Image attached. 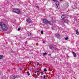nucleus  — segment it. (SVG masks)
<instances>
[{"label": "nucleus", "mask_w": 79, "mask_h": 79, "mask_svg": "<svg viewBox=\"0 0 79 79\" xmlns=\"http://www.w3.org/2000/svg\"><path fill=\"white\" fill-rule=\"evenodd\" d=\"M0 26L3 31H6L8 30V27L3 23L1 22L0 23Z\"/></svg>", "instance_id": "1"}, {"label": "nucleus", "mask_w": 79, "mask_h": 79, "mask_svg": "<svg viewBox=\"0 0 79 79\" xmlns=\"http://www.w3.org/2000/svg\"><path fill=\"white\" fill-rule=\"evenodd\" d=\"M13 11L14 13H17V14H19V13H21V11L19 9H14L13 10Z\"/></svg>", "instance_id": "2"}, {"label": "nucleus", "mask_w": 79, "mask_h": 79, "mask_svg": "<svg viewBox=\"0 0 79 79\" xmlns=\"http://www.w3.org/2000/svg\"><path fill=\"white\" fill-rule=\"evenodd\" d=\"M43 23L44 24H48L49 23V21L46 19H44L43 20Z\"/></svg>", "instance_id": "3"}, {"label": "nucleus", "mask_w": 79, "mask_h": 79, "mask_svg": "<svg viewBox=\"0 0 79 79\" xmlns=\"http://www.w3.org/2000/svg\"><path fill=\"white\" fill-rule=\"evenodd\" d=\"M56 8L57 9H58H58H59V8H58V6H59V5H60V2L59 1H57L56 2Z\"/></svg>", "instance_id": "4"}, {"label": "nucleus", "mask_w": 79, "mask_h": 79, "mask_svg": "<svg viewBox=\"0 0 79 79\" xmlns=\"http://www.w3.org/2000/svg\"><path fill=\"white\" fill-rule=\"evenodd\" d=\"M27 21L28 23H31V20L30 19H27Z\"/></svg>", "instance_id": "5"}, {"label": "nucleus", "mask_w": 79, "mask_h": 79, "mask_svg": "<svg viewBox=\"0 0 79 79\" xmlns=\"http://www.w3.org/2000/svg\"><path fill=\"white\" fill-rule=\"evenodd\" d=\"M56 36L57 38H58L60 37V34L57 33L56 34Z\"/></svg>", "instance_id": "6"}, {"label": "nucleus", "mask_w": 79, "mask_h": 79, "mask_svg": "<svg viewBox=\"0 0 79 79\" xmlns=\"http://www.w3.org/2000/svg\"><path fill=\"white\" fill-rule=\"evenodd\" d=\"M72 53H73V55L74 56V57H76V56H77L76 55V54L75 53H74V52H72Z\"/></svg>", "instance_id": "7"}, {"label": "nucleus", "mask_w": 79, "mask_h": 79, "mask_svg": "<svg viewBox=\"0 0 79 79\" xmlns=\"http://www.w3.org/2000/svg\"><path fill=\"white\" fill-rule=\"evenodd\" d=\"M76 34L77 35H79V30H77L76 31Z\"/></svg>", "instance_id": "8"}, {"label": "nucleus", "mask_w": 79, "mask_h": 79, "mask_svg": "<svg viewBox=\"0 0 79 79\" xmlns=\"http://www.w3.org/2000/svg\"><path fill=\"white\" fill-rule=\"evenodd\" d=\"M62 19H64L66 18V16L65 15H62L61 16Z\"/></svg>", "instance_id": "9"}, {"label": "nucleus", "mask_w": 79, "mask_h": 79, "mask_svg": "<svg viewBox=\"0 0 79 79\" xmlns=\"http://www.w3.org/2000/svg\"><path fill=\"white\" fill-rule=\"evenodd\" d=\"M48 24H49L50 25H52V24H53V22L52 21H50V22L49 21V23Z\"/></svg>", "instance_id": "10"}, {"label": "nucleus", "mask_w": 79, "mask_h": 79, "mask_svg": "<svg viewBox=\"0 0 79 79\" xmlns=\"http://www.w3.org/2000/svg\"><path fill=\"white\" fill-rule=\"evenodd\" d=\"M3 55H0V59L2 60L3 59Z\"/></svg>", "instance_id": "11"}, {"label": "nucleus", "mask_w": 79, "mask_h": 79, "mask_svg": "<svg viewBox=\"0 0 79 79\" xmlns=\"http://www.w3.org/2000/svg\"><path fill=\"white\" fill-rule=\"evenodd\" d=\"M16 78V76H13L10 78V79H15Z\"/></svg>", "instance_id": "12"}, {"label": "nucleus", "mask_w": 79, "mask_h": 79, "mask_svg": "<svg viewBox=\"0 0 79 79\" xmlns=\"http://www.w3.org/2000/svg\"><path fill=\"white\" fill-rule=\"evenodd\" d=\"M67 21H68V20L67 19H64L63 20L64 23H67Z\"/></svg>", "instance_id": "13"}, {"label": "nucleus", "mask_w": 79, "mask_h": 79, "mask_svg": "<svg viewBox=\"0 0 79 79\" xmlns=\"http://www.w3.org/2000/svg\"><path fill=\"white\" fill-rule=\"evenodd\" d=\"M31 33L29 32L28 33V36H31Z\"/></svg>", "instance_id": "14"}, {"label": "nucleus", "mask_w": 79, "mask_h": 79, "mask_svg": "<svg viewBox=\"0 0 79 79\" xmlns=\"http://www.w3.org/2000/svg\"><path fill=\"white\" fill-rule=\"evenodd\" d=\"M53 48V46H50L49 47V48H50V49H52Z\"/></svg>", "instance_id": "15"}, {"label": "nucleus", "mask_w": 79, "mask_h": 79, "mask_svg": "<svg viewBox=\"0 0 79 79\" xmlns=\"http://www.w3.org/2000/svg\"><path fill=\"white\" fill-rule=\"evenodd\" d=\"M16 78H18L19 77V75L16 76L15 77V78H16Z\"/></svg>", "instance_id": "16"}, {"label": "nucleus", "mask_w": 79, "mask_h": 79, "mask_svg": "<svg viewBox=\"0 0 79 79\" xmlns=\"http://www.w3.org/2000/svg\"><path fill=\"white\" fill-rule=\"evenodd\" d=\"M44 71H45V72H47V70L46 69V68H45L44 69Z\"/></svg>", "instance_id": "17"}, {"label": "nucleus", "mask_w": 79, "mask_h": 79, "mask_svg": "<svg viewBox=\"0 0 79 79\" xmlns=\"http://www.w3.org/2000/svg\"><path fill=\"white\" fill-rule=\"evenodd\" d=\"M47 53H44L43 54V56H44V55H46Z\"/></svg>", "instance_id": "18"}, {"label": "nucleus", "mask_w": 79, "mask_h": 79, "mask_svg": "<svg viewBox=\"0 0 79 79\" xmlns=\"http://www.w3.org/2000/svg\"><path fill=\"white\" fill-rule=\"evenodd\" d=\"M57 0H52V1L54 2H56Z\"/></svg>", "instance_id": "19"}, {"label": "nucleus", "mask_w": 79, "mask_h": 79, "mask_svg": "<svg viewBox=\"0 0 79 79\" xmlns=\"http://www.w3.org/2000/svg\"><path fill=\"white\" fill-rule=\"evenodd\" d=\"M18 31H21V29H20V28H18Z\"/></svg>", "instance_id": "20"}, {"label": "nucleus", "mask_w": 79, "mask_h": 79, "mask_svg": "<svg viewBox=\"0 0 79 79\" xmlns=\"http://www.w3.org/2000/svg\"><path fill=\"white\" fill-rule=\"evenodd\" d=\"M41 33L42 34H44V32H43V31H41Z\"/></svg>", "instance_id": "21"}, {"label": "nucleus", "mask_w": 79, "mask_h": 79, "mask_svg": "<svg viewBox=\"0 0 79 79\" xmlns=\"http://www.w3.org/2000/svg\"><path fill=\"white\" fill-rule=\"evenodd\" d=\"M65 40H68V37L65 38Z\"/></svg>", "instance_id": "22"}, {"label": "nucleus", "mask_w": 79, "mask_h": 79, "mask_svg": "<svg viewBox=\"0 0 79 79\" xmlns=\"http://www.w3.org/2000/svg\"><path fill=\"white\" fill-rule=\"evenodd\" d=\"M36 71V72H37V73H39V72H40V71H39V70H37V71Z\"/></svg>", "instance_id": "23"}, {"label": "nucleus", "mask_w": 79, "mask_h": 79, "mask_svg": "<svg viewBox=\"0 0 79 79\" xmlns=\"http://www.w3.org/2000/svg\"><path fill=\"white\" fill-rule=\"evenodd\" d=\"M35 7H36V8H39V6H35Z\"/></svg>", "instance_id": "24"}, {"label": "nucleus", "mask_w": 79, "mask_h": 79, "mask_svg": "<svg viewBox=\"0 0 79 79\" xmlns=\"http://www.w3.org/2000/svg\"><path fill=\"white\" fill-rule=\"evenodd\" d=\"M46 77L45 76H44V79H46V78H45Z\"/></svg>", "instance_id": "25"}, {"label": "nucleus", "mask_w": 79, "mask_h": 79, "mask_svg": "<svg viewBox=\"0 0 79 79\" xmlns=\"http://www.w3.org/2000/svg\"><path fill=\"white\" fill-rule=\"evenodd\" d=\"M29 71H27V74H29Z\"/></svg>", "instance_id": "26"}, {"label": "nucleus", "mask_w": 79, "mask_h": 79, "mask_svg": "<svg viewBox=\"0 0 79 79\" xmlns=\"http://www.w3.org/2000/svg\"><path fill=\"white\" fill-rule=\"evenodd\" d=\"M50 55H51V54H48V56H50Z\"/></svg>", "instance_id": "27"}, {"label": "nucleus", "mask_w": 79, "mask_h": 79, "mask_svg": "<svg viewBox=\"0 0 79 79\" xmlns=\"http://www.w3.org/2000/svg\"><path fill=\"white\" fill-rule=\"evenodd\" d=\"M44 73H41V75H44Z\"/></svg>", "instance_id": "28"}, {"label": "nucleus", "mask_w": 79, "mask_h": 79, "mask_svg": "<svg viewBox=\"0 0 79 79\" xmlns=\"http://www.w3.org/2000/svg\"><path fill=\"white\" fill-rule=\"evenodd\" d=\"M39 63H37V66H38V65H39Z\"/></svg>", "instance_id": "29"}, {"label": "nucleus", "mask_w": 79, "mask_h": 79, "mask_svg": "<svg viewBox=\"0 0 79 79\" xmlns=\"http://www.w3.org/2000/svg\"><path fill=\"white\" fill-rule=\"evenodd\" d=\"M28 76H29V75H30V73H28Z\"/></svg>", "instance_id": "30"}, {"label": "nucleus", "mask_w": 79, "mask_h": 79, "mask_svg": "<svg viewBox=\"0 0 79 79\" xmlns=\"http://www.w3.org/2000/svg\"><path fill=\"white\" fill-rule=\"evenodd\" d=\"M1 30H2V29L0 28V31H1Z\"/></svg>", "instance_id": "31"}, {"label": "nucleus", "mask_w": 79, "mask_h": 79, "mask_svg": "<svg viewBox=\"0 0 79 79\" xmlns=\"http://www.w3.org/2000/svg\"><path fill=\"white\" fill-rule=\"evenodd\" d=\"M22 69L21 68L19 69V70H21Z\"/></svg>", "instance_id": "32"}, {"label": "nucleus", "mask_w": 79, "mask_h": 79, "mask_svg": "<svg viewBox=\"0 0 79 79\" xmlns=\"http://www.w3.org/2000/svg\"><path fill=\"white\" fill-rule=\"evenodd\" d=\"M40 77H42V76H40Z\"/></svg>", "instance_id": "33"}, {"label": "nucleus", "mask_w": 79, "mask_h": 79, "mask_svg": "<svg viewBox=\"0 0 79 79\" xmlns=\"http://www.w3.org/2000/svg\"><path fill=\"white\" fill-rule=\"evenodd\" d=\"M40 71H41V69H40Z\"/></svg>", "instance_id": "34"}, {"label": "nucleus", "mask_w": 79, "mask_h": 79, "mask_svg": "<svg viewBox=\"0 0 79 79\" xmlns=\"http://www.w3.org/2000/svg\"><path fill=\"white\" fill-rule=\"evenodd\" d=\"M35 76H37V74H35Z\"/></svg>", "instance_id": "35"}, {"label": "nucleus", "mask_w": 79, "mask_h": 79, "mask_svg": "<svg viewBox=\"0 0 79 79\" xmlns=\"http://www.w3.org/2000/svg\"><path fill=\"white\" fill-rule=\"evenodd\" d=\"M60 0V1H63V0Z\"/></svg>", "instance_id": "36"}, {"label": "nucleus", "mask_w": 79, "mask_h": 79, "mask_svg": "<svg viewBox=\"0 0 79 79\" xmlns=\"http://www.w3.org/2000/svg\"><path fill=\"white\" fill-rule=\"evenodd\" d=\"M43 43H45V41H43Z\"/></svg>", "instance_id": "37"}, {"label": "nucleus", "mask_w": 79, "mask_h": 79, "mask_svg": "<svg viewBox=\"0 0 79 79\" xmlns=\"http://www.w3.org/2000/svg\"><path fill=\"white\" fill-rule=\"evenodd\" d=\"M35 73H36V72H35Z\"/></svg>", "instance_id": "38"}]
</instances>
